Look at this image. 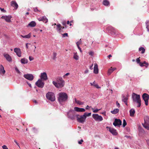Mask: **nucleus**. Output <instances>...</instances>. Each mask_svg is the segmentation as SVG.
Masks as SVG:
<instances>
[{"mask_svg": "<svg viewBox=\"0 0 149 149\" xmlns=\"http://www.w3.org/2000/svg\"><path fill=\"white\" fill-rule=\"evenodd\" d=\"M58 100L61 104L67 101L68 99L67 94L64 92H61L58 94Z\"/></svg>", "mask_w": 149, "mask_h": 149, "instance_id": "1", "label": "nucleus"}, {"mask_svg": "<svg viewBox=\"0 0 149 149\" xmlns=\"http://www.w3.org/2000/svg\"><path fill=\"white\" fill-rule=\"evenodd\" d=\"M56 82L53 81V84L57 88L63 87L65 84V81L61 77L57 78L56 79Z\"/></svg>", "mask_w": 149, "mask_h": 149, "instance_id": "2", "label": "nucleus"}, {"mask_svg": "<svg viewBox=\"0 0 149 149\" xmlns=\"http://www.w3.org/2000/svg\"><path fill=\"white\" fill-rule=\"evenodd\" d=\"M132 97L133 102H136L138 104L137 107H140L141 105V100L140 95L133 93L132 95Z\"/></svg>", "mask_w": 149, "mask_h": 149, "instance_id": "3", "label": "nucleus"}, {"mask_svg": "<svg viewBox=\"0 0 149 149\" xmlns=\"http://www.w3.org/2000/svg\"><path fill=\"white\" fill-rule=\"evenodd\" d=\"M144 123H142L143 127L147 130H149V117L147 116L144 117Z\"/></svg>", "mask_w": 149, "mask_h": 149, "instance_id": "4", "label": "nucleus"}, {"mask_svg": "<svg viewBox=\"0 0 149 149\" xmlns=\"http://www.w3.org/2000/svg\"><path fill=\"white\" fill-rule=\"evenodd\" d=\"M46 97L47 99L52 102L54 101L55 97L54 94L51 92H48L46 95Z\"/></svg>", "mask_w": 149, "mask_h": 149, "instance_id": "5", "label": "nucleus"}, {"mask_svg": "<svg viewBox=\"0 0 149 149\" xmlns=\"http://www.w3.org/2000/svg\"><path fill=\"white\" fill-rule=\"evenodd\" d=\"M76 117L77 121L79 123H83L85 121L86 119L84 116H83V115L80 116L79 115L77 114Z\"/></svg>", "mask_w": 149, "mask_h": 149, "instance_id": "6", "label": "nucleus"}, {"mask_svg": "<svg viewBox=\"0 0 149 149\" xmlns=\"http://www.w3.org/2000/svg\"><path fill=\"white\" fill-rule=\"evenodd\" d=\"M107 29L109 33L113 35H115L117 33V30L112 26H110L107 28Z\"/></svg>", "mask_w": 149, "mask_h": 149, "instance_id": "7", "label": "nucleus"}, {"mask_svg": "<svg viewBox=\"0 0 149 149\" xmlns=\"http://www.w3.org/2000/svg\"><path fill=\"white\" fill-rule=\"evenodd\" d=\"M92 117L95 120L97 121H101L103 119L102 117L101 116L99 115L98 114H93Z\"/></svg>", "mask_w": 149, "mask_h": 149, "instance_id": "8", "label": "nucleus"}, {"mask_svg": "<svg viewBox=\"0 0 149 149\" xmlns=\"http://www.w3.org/2000/svg\"><path fill=\"white\" fill-rule=\"evenodd\" d=\"M142 98L145 101V105L147 106L148 104L149 95L146 93H144L142 95Z\"/></svg>", "mask_w": 149, "mask_h": 149, "instance_id": "9", "label": "nucleus"}, {"mask_svg": "<svg viewBox=\"0 0 149 149\" xmlns=\"http://www.w3.org/2000/svg\"><path fill=\"white\" fill-rule=\"evenodd\" d=\"M36 85L38 87L42 88L44 86V83L42 81V80L40 79H39L37 81L36 83Z\"/></svg>", "mask_w": 149, "mask_h": 149, "instance_id": "10", "label": "nucleus"}, {"mask_svg": "<svg viewBox=\"0 0 149 149\" xmlns=\"http://www.w3.org/2000/svg\"><path fill=\"white\" fill-rule=\"evenodd\" d=\"M113 125L115 127H120L122 125V121L120 119L116 118L113 123Z\"/></svg>", "mask_w": 149, "mask_h": 149, "instance_id": "11", "label": "nucleus"}, {"mask_svg": "<svg viewBox=\"0 0 149 149\" xmlns=\"http://www.w3.org/2000/svg\"><path fill=\"white\" fill-rule=\"evenodd\" d=\"M68 116L69 118L72 120H74L76 117V115L74 111H69L68 113Z\"/></svg>", "mask_w": 149, "mask_h": 149, "instance_id": "12", "label": "nucleus"}, {"mask_svg": "<svg viewBox=\"0 0 149 149\" xmlns=\"http://www.w3.org/2000/svg\"><path fill=\"white\" fill-rule=\"evenodd\" d=\"M24 77L26 79L30 80L32 81L34 79V77L32 74H24Z\"/></svg>", "mask_w": 149, "mask_h": 149, "instance_id": "13", "label": "nucleus"}, {"mask_svg": "<svg viewBox=\"0 0 149 149\" xmlns=\"http://www.w3.org/2000/svg\"><path fill=\"white\" fill-rule=\"evenodd\" d=\"M40 79L43 80H46L48 79L47 73L45 72L41 73L40 76Z\"/></svg>", "mask_w": 149, "mask_h": 149, "instance_id": "14", "label": "nucleus"}, {"mask_svg": "<svg viewBox=\"0 0 149 149\" xmlns=\"http://www.w3.org/2000/svg\"><path fill=\"white\" fill-rule=\"evenodd\" d=\"M107 128H108L109 131L113 135L116 136L117 135L118 133L116 132V130L110 127H107Z\"/></svg>", "mask_w": 149, "mask_h": 149, "instance_id": "15", "label": "nucleus"}, {"mask_svg": "<svg viewBox=\"0 0 149 149\" xmlns=\"http://www.w3.org/2000/svg\"><path fill=\"white\" fill-rule=\"evenodd\" d=\"M12 18L11 15L8 16H2L1 18L4 19L7 22H11L10 19Z\"/></svg>", "mask_w": 149, "mask_h": 149, "instance_id": "16", "label": "nucleus"}, {"mask_svg": "<svg viewBox=\"0 0 149 149\" xmlns=\"http://www.w3.org/2000/svg\"><path fill=\"white\" fill-rule=\"evenodd\" d=\"M38 20L40 21H42L43 22L47 23L48 22V19L45 16L40 17L38 19Z\"/></svg>", "mask_w": 149, "mask_h": 149, "instance_id": "17", "label": "nucleus"}, {"mask_svg": "<svg viewBox=\"0 0 149 149\" xmlns=\"http://www.w3.org/2000/svg\"><path fill=\"white\" fill-rule=\"evenodd\" d=\"M14 52L16 53L17 56L20 57L21 56V50L19 48H15L14 49Z\"/></svg>", "mask_w": 149, "mask_h": 149, "instance_id": "18", "label": "nucleus"}, {"mask_svg": "<svg viewBox=\"0 0 149 149\" xmlns=\"http://www.w3.org/2000/svg\"><path fill=\"white\" fill-rule=\"evenodd\" d=\"M10 3L11 6L14 7V9H17L18 8V5L17 3L14 1H12Z\"/></svg>", "mask_w": 149, "mask_h": 149, "instance_id": "19", "label": "nucleus"}, {"mask_svg": "<svg viewBox=\"0 0 149 149\" xmlns=\"http://www.w3.org/2000/svg\"><path fill=\"white\" fill-rule=\"evenodd\" d=\"M75 111L78 112H84L85 111V109L83 108H80L77 107L74 108Z\"/></svg>", "mask_w": 149, "mask_h": 149, "instance_id": "20", "label": "nucleus"}, {"mask_svg": "<svg viewBox=\"0 0 149 149\" xmlns=\"http://www.w3.org/2000/svg\"><path fill=\"white\" fill-rule=\"evenodd\" d=\"M93 72L95 74H97L98 73V65L96 63H95L94 64Z\"/></svg>", "mask_w": 149, "mask_h": 149, "instance_id": "21", "label": "nucleus"}, {"mask_svg": "<svg viewBox=\"0 0 149 149\" xmlns=\"http://www.w3.org/2000/svg\"><path fill=\"white\" fill-rule=\"evenodd\" d=\"M4 56L6 59L9 62H11L12 61V58L8 54H4Z\"/></svg>", "mask_w": 149, "mask_h": 149, "instance_id": "22", "label": "nucleus"}, {"mask_svg": "<svg viewBox=\"0 0 149 149\" xmlns=\"http://www.w3.org/2000/svg\"><path fill=\"white\" fill-rule=\"evenodd\" d=\"M36 25V23L35 22L32 21L31 22L28 24L27 26V27L29 26L30 27H34Z\"/></svg>", "mask_w": 149, "mask_h": 149, "instance_id": "23", "label": "nucleus"}, {"mask_svg": "<svg viewBox=\"0 0 149 149\" xmlns=\"http://www.w3.org/2000/svg\"><path fill=\"white\" fill-rule=\"evenodd\" d=\"M128 95H127L126 96H125L123 94L122 95V100L123 102H125L127 101L128 98Z\"/></svg>", "mask_w": 149, "mask_h": 149, "instance_id": "24", "label": "nucleus"}, {"mask_svg": "<svg viewBox=\"0 0 149 149\" xmlns=\"http://www.w3.org/2000/svg\"><path fill=\"white\" fill-rule=\"evenodd\" d=\"M5 73V71L4 69L3 66L1 65L0 67V74H4Z\"/></svg>", "mask_w": 149, "mask_h": 149, "instance_id": "25", "label": "nucleus"}, {"mask_svg": "<svg viewBox=\"0 0 149 149\" xmlns=\"http://www.w3.org/2000/svg\"><path fill=\"white\" fill-rule=\"evenodd\" d=\"M105 6H108L109 5L110 3L109 1L107 0H104L102 3Z\"/></svg>", "mask_w": 149, "mask_h": 149, "instance_id": "26", "label": "nucleus"}, {"mask_svg": "<svg viewBox=\"0 0 149 149\" xmlns=\"http://www.w3.org/2000/svg\"><path fill=\"white\" fill-rule=\"evenodd\" d=\"M20 61L22 64H25L28 63V60L25 58H24L21 59Z\"/></svg>", "mask_w": 149, "mask_h": 149, "instance_id": "27", "label": "nucleus"}, {"mask_svg": "<svg viewBox=\"0 0 149 149\" xmlns=\"http://www.w3.org/2000/svg\"><path fill=\"white\" fill-rule=\"evenodd\" d=\"M135 113V111L134 109H131L130 110V116L132 117L134 116Z\"/></svg>", "mask_w": 149, "mask_h": 149, "instance_id": "28", "label": "nucleus"}, {"mask_svg": "<svg viewBox=\"0 0 149 149\" xmlns=\"http://www.w3.org/2000/svg\"><path fill=\"white\" fill-rule=\"evenodd\" d=\"M56 30L60 32L61 30L62 26H61V25L58 24L57 25H56Z\"/></svg>", "mask_w": 149, "mask_h": 149, "instance_id": "29", "label": "nucleus"}, {"mask_svg": "<svg viewBox=\"0 0 149 149\" xmlns=\"http://www.w3.org/2000/svg\"><path fill=\"white\" fill-rule=\"evenodd\" d=\"M119 111L118 109H114L113 110L111 111V112L112 114H116L119 112Z\"/></svg>", "mask_w": 149, "mask_h": 149, "instance_id": "30", "label": "nucleus"}, {"mask_svg": "<svg viewBox=\"0 0 149 149\" xmlns=\"http://www.w3.org/2000/svg\"><path fill=\"white\" fill-rule=\"evenodd\" d=\"M139 51H141V53L142 54H144L145 52V49L143 47H141L139 49Z\"/></svg>", "mask_w": 149, "mask_h": 149, "instance_id": "31", "label": "nucleus"}, {"mask_svg": "<svg viewBox=\"0 0 149 149\" xmlns=\"http://www.w3.org/2000/svg\"><path fill=\"white\" fill-rule=\"evenodd\" d=\"M75 102L78 104L83 105L84 104V102H81L79 100H77L76 98H75Z\"/></svg>", "mask_w": 149, "mask_h": 149, "instance_id": "32", "label": "nucleus"}, {"mask_svg": "<svg viewBox=\"0 0 149 149\" xmlns=\"http://www.w3.org/2000/svg\"><path fill=\"white\" fill-rule=\"evenodd\" d=\"M21 36L23 38H30L31 37V34L30 33L29 34H28L25 35V36H23L22 35H21Z\"/></svg>", "mask_w": 149, "mask_h": 149, "instance_id": "33", "label": "nucleus"}, {"mask_svg": "<svg viewBox=\"0 0 149 149\" xmlns=\"http://www.w3.org/2000/svg\"><path fill=\"white\" fill-rule=\"evenodd\" d=\"M146 27L148 31L149 32V21H147L146 22Z\"/></svg>", "mask_w": 149, "mask_h": 149, "instance_id": "34", "label": "nucleus"}, {"mask_svg": "<svg viewBox=\"0 0 149 149\" xmlns=\"http://www.w3.org/2000/svg\"><path fill=\"white\" fill-rule=\"evenodd\" d=\"M91 113H87L86 112L83 115V116H84L85 118L86 119V118L87 116H91Z\"/></svg>", "mask_w": 149, "mask_h": 149, "instance_id": "35", "label": "nucleus"}, {"mask_svg": "<svg viewBox=\"0 0 149 149\" xmlns=\"http://www.w3.org/2000/svg\"><path fill=\"white\" fill-rule=\"evenodd\" d=\"M74 58L76 60H78L79 57L78 55H77L76 53H74Z\"/></svg>", "mask_w": 149, "mask_h": 149, "instance_id": "36", "label": "nucleus"}, {"mask_svg": "<svg viewBox=\"0 0 149 149\" xmlns=\"http://www.w3.org/2000/svg\"><path fill=\"white\" fill-rule=\"evenodd\" d=\"M53 57L52 58L54 60H56V56L57 55V54L55 52H54L53 53Z\"/></svg>", "mask_w": 149, "mask_h": 149, "instance_id": "37", "label": "nucleus"}, {"mask_svg": "<svg viewBox=\"0 0 149 149\" xmlns=\"http://www.w3.org/2000/svg\"><path fill=\"white\" fill-rule=\"evenodd\" d=\"M113 71V70H112L110 68V69H109L108 71V74L109 75H110L111 73H112Z\"/></svg>", "mask_w": 149, "mask_h": 149, "instance_id": "38", "label": "nucleus"}, {"mask_svg": "<svg viewBox=\"0 0 149 149\" xmlns=\"http://www.w3.org/2000/svg\"><path fill=\"white\" fill-rule=\"evenodd\" d=\"M127 125V123L126 122V120L125 119H123V127H124L125 126Z\"/></svg>", "mask_w": 149, "mask_h": 149, "instance_id": "39", "label": "nucleus"}, {"mask_svg": "<svg viewBox=\"0 0 149 149\" xmlns=\"http://www.w3.org/2000/svg\"><path fill=\"white\" fill-rule=\"evenodd\" d=\"M92 109L93 110V112L94 113H97L100 110V109H97L94 110L93 108H92Z\"/></svg>", "mask_w": 149, "mask_h": 149, "instance_id": "40", "label": "nucleus"}, {"mask_svg": "<svg viewBox=\"0 0 149 149\" xmlns=\"http://www.w3.org/2000/svg\"><path fill=\"white\" fill-rule=\"evenodd\" d=\"M143 63L144 65L145 64V66L146 68L147 67L148 65V63H146L145 61H144Z\"/></svg>", "mask_w": 149, "mask_h": 149, "instance_id": "41", "label": "nucleus"}, {"mask_svg": "<svg viewBox=\"0 0 149 149\" xmlns=\"http://www.w3.org/2000/svg\"><path fill=\"white\" fill-rule=\"evenodd\" d=\"M94 86L96 88H100V87L99 86L98 84H95L94 85Z\"/></svg>", "mask_w": 149, "mask_h": 149, "instance_id": "42", "label": "nucleus"}, {"mask_svg": "<svg viewBox=\"0 0 149 149\" xmlns=\"http://www.w3.org/2000/svg\"><path fill=\"white\" fill-rule=\"evenodd\" d=\"M83 142V140L81 139L80 141H78V143L79 144H81L82 143V142Z\"/></svg>", "mask_w": 149, "mask_h": 149, "instance_id": "43", "label": "nucleus"}, {"mask_svg": "<svg viewBox=\"0 0 149 149\" xmlns=\"http://www.w3.org/2000/svg\"><path fill=\"white\" fill-rule=\"evenodd\" d=\"M63 36L64 37L68 36V34L67 33H65L63 34H62Z\"/></svg>", "mask_w": 149, "mask_h": 149, "instance_id": "44", "label": "nucleus"}, {"mask_svg": "<svg viewBox=\"0 0 149 149\" xmlns=\"http://www.w3.org/2000/svg\"><path fill=\"white\" fill-rule=\"evenodd\" d=\"M136 61L138 63L140 64V63H141L140 62V60L139 58H137L136 59Z\"/></svg>", "mask_w": 149, "mask_h": 149, "instance_id": "45", "label": "nucleus"}, {"mask_svg": "<svg viewBox=\"0 0 149 149\" xmlns=\"http://www.w3.org/2000/svg\"><path fill=\"white\" fill-rule=\"evenodd\" d=\"M3 149H8L7 146L5 145H4L2 146Z\"/></svg>", "mask_w": 149, "mask_h": 149, "instance_id": "46", "label": "nucleus"}, {"mask_svg": "<svg viewBox=\"0 0 149 149\" xmlns=\"http://www.w3.org/2000/svg\"><path fill=\"white\" fill-rule=\"evenodd\" d=\"M29 60L30 61H32L33 59V58L31 56H29Z\"/></svg>", "mask_w": 149, "mask_h": 149, "instance_id": "47", "label": "nucleus"}, {"mask_svg": "<svg viewBox=\"0 0 149 149\" xmlns=\"http://www.w3.org/2000/svg\"><path fill=\"white\" fill-rule=\"evenodd\" d=\"M89 55L91 56H93V55L94 53H93V52L91 51L89 52Z\"/></svg>", "mask_w": 149, "mask_h": 149, "instance_id": "48", "label": "nucleus"}, {"mask_svg": "<svg viewBox=\"0 0 149 149\" xmlns=\"http://www.w3.org/2000/svg\"><path fill=\"white\" fill-rule=\"evenodd\" d=\"M34 12H36L39 11L37 7L34 8Z\"/></svg>", "mask_w": 149, "mask_h": 149, "instance_id": "49", "label": "nucleus"}, {"mask_svg": "<svg viewBox=\"0 0 149 149\" xmlns=\"http://www.w3.org/2000/svg\"><path fill=\"white\" fill-rule=\"evenodd\" d=\"M116 104L117 106L119 108L120 106V105L119 104V103L118 102V101H116Z\"/></svg>", "mask_w": 149, "mask_h": 149, "instance_id": "50", "label": "nucleus"}, {"mask_svg": "<svg viewBox=\"0 0 149 149\" xmlns=\"http://www.w3.org/2000/svg\"><path fill=\"white\" fill-rule=\"evenodd\" d=\"M139 64L140 66L141 67L145 66V65L142 62L140 63Z\"/></svg>", "mask_w": 149, "mask_h": 149, "instance_id": "51", "label": "nucleus"}, {"mask_svg": "<svg viewBox=\"0 0 149 149\" xmlns=\"http://www.w3.org/2000/svg\"><path fill=\"white\" fill-rule=\"evenodd\" d=\"M0 9L1 10V11L3 12H6V11L4 10V8H0Z\"/></svg>", "mask_w": 149, "mask_h": 149, "instance_id": "52", "label": "nucleus"}, {"mask_svg": "<svg viewBox=\"0 0 149 149\" xmlns=\"http://www.w3.org/2000/svg\"><path fill=\"white\" fill-rule=\"evenodd\" d=\"M15 70L18 73H20V72L19 70L17 69V68H15Z\"/></svg>", "mask_w": 149, "mask_h": 149, "instance_id": "53", "label": "nucleus"}, {"mask_svg": "<svg viewBox=\"0 0 149 149\" xmlns=\"http://www.w3.org/2000/svg\"><path fill=\"white\" fill-rule=\"evenodd\" d=\"M26 83L27 84L29 85V86L30 87V88H31L32 87V86H31V85L29 83V82L27 81L26 82Z\"/></svg>", "mask_w": 149, "mask_h": 149, "instance_id": "54", "label": "nucleus"}, {"mask_svg": "<svg viewBox=\"0 0 149 149\" xmlns=\"http://www.w3.org/2000/svg\"><path fill=\"white\" fill-rule=\"evenodd\" d=\"M95 81H94L93 83H90V84L91 86H94V84H95Z\"/></svg>", "mask_w": 149, "mask_h": 149, "instance_id": "55", "label": "nucleus"}, {"mask_svg": "<svg viewBox=\"0 0 149 149\" xmlns=\"http://www.w3.org/2000/svg\"><path fill=\"white\" fill-rule=\"evenodd\" d=\"M93 64H92L90 66V69L91 70H92L93 69Z\"/></svg>", "mask_w": 149, "mask_h": 149, "instance_id": "56", "label": "nucleus"}, {"mask_svg": "<svg viewBox=\"0 0 149 149\" xmlns=\"http://www.w3.org/2000/svg\"><path fill=\"white\" fill-rule=\"evenodd\" d=\"M77 47H78V49L79 50H80V52H82V50H81V48L79 47V46Z\"/></svg>", "mask_w": 149, "mask_h": 149, "instance_id": "57", "label": "nucleus"}, {"mask_svg": "<svg viewBox=\"0 0 149 149\" xmlns=\"http://www.w3.org/2000/svg\"><path fill=\"white\" fill-rule=\"evenodd\" d=\"M62 24L63 25H65L66 26V22H63Z\"/></svg>", "mask_w": 149, "mask_h": 149, "instance_id": "58", "label": "nucleus"}, {"mask_svg": "<svg viewBox=\"0 0 149 149\" xmlns=\"http://www.w3.org/2000/svg\"><path fill=\"white\" fill-rule=\"evenodd\" d=\"M14 141L17 145L19 146V144L17 142L16 140H14Z\"/></svg>", "mask_w": 149, "mask_h": 149, "instance_id": "59", "label": "nucleus"}, {"mask_svg": "<svg viewBox=\"0 0 149 149\" xmlns=\"http://www.w3.org/2000/svg\"><path fill=\"white\" fill-rule=\"evenodd\" d=\"M76 44L77 45V46L78 47V46H79V45L80 44V42H77V43H76Z\"/></svg>", "mask_w": 149, "mask_h": 149, "instance_id": "60", "label": "nucleus"}, {"mask_svg": "<svg viewBox=\"0 0 149 149\" xmlns=\"http://www.w3.org/2000/svg\"><path fill=\"white\" fill-rule=\"evenodd\" d=\"M89 107H90L88 105H87L86 107V109H88Z\"/></svg>", "mask_w": 149, "mask_h": 149, "instance_id": "61", "label": "nucleus"}, {"mask_svg": "<svg viewBox=\"0 0 149 149\" xmlns=\"http://www.w3.org/2000/svg\"><path fill=\"white\" fill-rule=\"evenodd\" d=\"M112 57V56L111 54H109L108 56V57L110 58L111 57Z\"/></svg>", "mask_w": 149, "mask_h": 149, "instance_id": "62", "label": "nucleus"}, {"mask_svg": "<svg viewBox=\"0 0 149 149\" xmlns=\"http://www.w3.org/2000/svg\"><path fill=\"white\" fill-rule=\"evenodd\" d=\"M88 70H86L85 71V73H88Z\"/></svg>", "mask_w": 149, "mask_h": 149, "instance_id": "63", "label": "nucleus"}, {"mask_svg": "<svg viewBox=\"0 0 149 149\" xmlns=\"http://www.w3.org/2000/svg\"><path fill=\"white\" fill-rule=\"evenodd\" d=\"M147 143H148V145L149 146V140H147Z\"/></svg>", "mask_w": 149, "mask_h": 149, "instance_id": "64", "label": "nucleus"}]
</instances>
